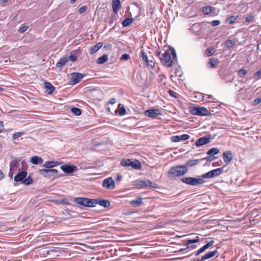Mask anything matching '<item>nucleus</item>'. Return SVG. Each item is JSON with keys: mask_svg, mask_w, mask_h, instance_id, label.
Listing matches in <instances>:
<instances>
[{"mask_svg": "<svg viewBox=\"0 0 261 261\" xmlns=\"http://www.w3.org/2000/svg\"><path fill=\"white\" fill-rule=\"evenodd\" d=\"M145 115L152 118H155L158 115H161L160 111L158 109H149L145 112Z\"/></svg>", "mask_w": 261, "mask_h": 261, "instance_id": "12", "label": "nucleus"}, {"mask_svg": "<svg viewBox=\"0 0 261 261\" xmlns=\"http://www.w3.org/2000/svg\"><path fill=\"white\" fill-rule=\"evenodd\" d=\"M31 163L33 164H41L43 163V160L41 158L37 156H33L31 158Z\"/></svg>", "mask_w": 261, "mask_h": 261, "instance_id": "28", "label": "nucleus"}, {"mask_svg": "<svg viewBox=\"0 0 261 261\" xmlns=\"http://www.w3.org/2000/svg\"><path fill=\"white\" fill-rule=\"evenodd\" d=\"M213 159H211L210 156H206L205 158L201 159V160H200V161L206 160L208 162H211L213 160Z\"/></svg>", "mask_w": 261, "mask_h": 261, "instance_id": "60", "label": "nucleus"}, {"mask_svg": "<svg viewBox=\"0 0 261 261\" xmlns=\"http://www.w3.org/2000/svg\"><path fill=\"white\" fill-rule=\"evenodd\" d=\"M218 252V251L217 250H214L213 251H209L207 253H206L205 254L203 255L202 256V260H205L206 259H209L210 258H212L213 256H214L216 255H217Z\"/></svg>", "mask_w": 261, "mask_h": 261, "instance_id": "22", "label": "nucleus"}, {"mask_svg": "<svg viewBox=\"0 0 261 261\" xmlns=\"http://www.w3.org/2000/svg\"><path fill=\"white\" fill-rule=\"evenodd\" d=\"M71 77L70 81L71 85H75L78 83L83 77V75L81 73L78 72L72 73L71 74Z\"/></svg>", "mask_w": 261, "mask_h": 261, "instance_id": "10", "label": "nucleus"}, {"mask_svg": "<svg viewBox=\"0 0 261 261\" xmlns=\"http://www.w3.org/2000/svg\"><path fill=\"white\" fill-rule=\"evenodd\" d=\"M112 6L114 13L117 14L121 8L120 0H112Z\"/></svg>", "mask_w": 261, "mask_h": 261, "instance_id": "18", "label": "nucleus"}, {"mask_svg": "<svg viewBox=\"0 0 261 261\" xmlns=\"http://www.w3.org/2000/svg\"><path fill=\"white\" fill-rule=\"evenodd\" d=\"M87 10V7L86 6H83L80 8L79 9V12L80 14H82L84 12H85Z\"/></svg>", "mask_w": 261, "mask_h": 261, "instance_id": "50", "label": "nucleus"}, {"mask_svg": "<svg viewBox=\"0 0 261 261\" xmlns=\"http://www.w3.org/2000/svg\"><path fill=\"white\" fill-rule=\"evenodd\" d=\"M201 177L203 178H213V177L212 176V172L210 171L206 173L203 174L201 175Z\"/></svg>", "mask_w": 261, "mask_h": 261, "instance_id": "41", "label": "nucleus"}, {"mask_svg": "<svg viewBox=\"0 0 261 261\" xmlns=\"http://www.w3.org/2000/svg\"><path fill=\"white\" fill-rule=\"evenodd\" d=\"M199 241V238L198 237H196L194 239H188L185 241V244L186 245H189L193 243H197Z\"/></svg>", "mask_w": 261, "mask_h": 261, "instance_id": "34", "label": "nucleus"}, {"mask_svg": "<svg viewBox=\"0 0 261 261\" xmlns=\"http://www.w3.org/2000/svg\"><path fill=\"white\" fill-rule=\"evenodd\" d=\"M71 112L76 116H80L82 113L81 110L75 107L71 108Z\"/></svg>", "mask_w": 261, "mask_h": 261, "instance_id": "35", "label": "nucleus"}, {"mask_svg": "<svg viewBox=\"0 0 261 261\" xmlns=\"http://www.w3.org/2000/svg\"><path fill=\"white\" fill-rule=\"evenodd\" d=\"M130 203L134 207H137L143 204V201L140 197H138L136 199L131 200Z\"/></svg>", "mask_w": 261, "mask_h": 261, "instance_id": "20", "label": "nucleus"}, {"mask_svg": "<svg viewBox=\"0 0 261 261\" xmlns=\"http://www.w3.org/2000/svg\"><path fill=\"white\" fill-rule=\"evenodd\" d=\"M44 87L46 89V93L48 94H51L54 90H55V88L54 86H53L50 83L48 82H45L44 83Z\"/></svg>", "mask_w": 261, "mask_h": 261, "instance_id": "19", "label": "nucleus"}, {"mask_svg": "<svg viewBox=\"0 0 261 261\" xmlns=\"http://www.w3.org/2000/svg\"><path fill=\"white\" fill-rule=\"evenodd\" d=\"M93 200L95 202V206L96 204H99L101 206H103L105 208H107L110 205V202L108 200L106 199H93Z\"/></svg>", "mask_w": 261, "mask_h": 261, "instance_id": "15", "label": "nucleus"}, {"mask_svg": "<svg viewBox=\"0 0 261 261\" xmlns=\"http://www.w3.org/2000/svg\"><path fill=\"white\" fill-rule=\"evenodd\" d=\"M68 59L72 62H75L76 61L77 58L75 56L71 54L68 58Z\"/></svg>", "mask_w": 261, "mask_h": 261, "instance_id": "53", "label": "nucleus"}, {"mask_svg": "<svg viewBox=\"0 0 261 261\" xmlns=\"http://www.w3.org/2000/svg\"><path fill=\"white\" fill-rule=\"evenodd\" d=\"M190 112L192 115L198 116H208L211 115L210 112L204 107H192Z\"/></svg>", "mask_w": 261, "mask_h": 261, "instance_id": "6", "label": "nucleus"}, {"mask_svg": "<svg viewBox=\"0 0 261 261\" xmlns=\"http://www.w3.org/2000/svg\"><path fill=\"white\" fill-rule=\"evenodd\" d=\"M200 161V160H198V159L191 160L188 161L184 166H186V167L187 168H188V167H192V166L196 165Z\"/></svg>", "mask_w": 261, "mask_h": 261, "instance_id": "29", "label": "nucleus"}, {"mask_svg": "<svg viewBox=\"0 0 261 261\" xmlns=\"http://www.w3.org/2000/svg\"><path fill=\"white\" fill-rule=\"evenodd\" d=\"M27 172L25 171H21L18 173L15 176L14 180L16 182L22 181L26 177L27 175Z\"/></svg>", "mask_w": 261, "mask_h": 261, "instance_id": "16", "label": "nucleus"}, {"mask_svg": "<svg viewBox=\"0 0 261 261\" xmlns=\"http://www.w3.org/2000/svg\"><path fill=\"white\" fill-rule=\"evenodd\" d=\"M130 57L128 54H124L120 57V60H127L129 59Z\"/></svg>", "mask_w": 261, "mask_h": 261, "instance_id": "49", "label": "nucleus"}, {"mask_svg": "<svg viewBox=\"0 0 261 261\" xmlns=\"http://www.w3.org/2000/svg\"><path fill=\"white\" fill-rule=\"evenodd\" d=\"M254 18V16L252 15H248L245 18V22L247 23L251 22Z\"/></svg>", "mask_w": 261, "mask_h": 261, "instance_id": "43", "label": "nucleus"}, {"mask_svg": "<svg viewBox=\"0 0 261 261\" xmlns=\"http://www.w3.org/2000/svg\"><path fill=\"white\" fill-rule=\"evenodd\" d=\"M224 162L227 164H229L233 159V155L230 150L224 151L223 153Z\"/></svg>", "mask_w": 261, "mask_h": 261, "instance_id": "14", "label": "nucleus"}, {"mask_svg": "<svg viewBox=\"0 0 261 261\" xmlns=\"http://www.w3.org/2000/svg\"><path fill=\"white\" fill-rule=\"evenodd\" d=\"M237 16H230L227 19V22H228L230 24H232L233 23H234L235 22V21L237 19Z\"/></svg>", "mask_w": 261, "mask_h": 261, "instance_id": "42", "label": "nucleus"}, {"mask_svg": "<svg viewBox=\"0 0 261 261\" xmlns=\"http://www.w3.org/2000/svg\"><path fill=\"white\" fill-rule=\"evenodd\" d=\"M223 169L224 167L211 170L212 176L214 177L219 176L223 172Z\"/></svg>", "mask_w": 261, "mask_h": 261, "instance_id": "25", "label": "nucleus"}, {"mask_svg": "<svg viewBox=\"0 0 261 261\" xmlns=\"http://www.w3.org/2000/svg\"><path fill=\"white\" fill-rule=\"evenodd\" d=\"M73 201L81 205L86 207H94L95 202L93 199H89L88 198L76 197L73 199Z\"/></svg>", "mask_w": 261, "mask_h": 261, "instance_id": "3", "label": "nucleus"}, {"mask_svg": "<svg viewBox=\"0 0 261 261\" xmlns=\"http://www.w3.org/2000/svg\"><path fill=\"white\" fill-rule=\"evenodd\" d=\"M102 186L107 189L113 190L115 188V181L112 177L107 178L103 181Z\"/></svg>", "mask_w": 261, "mask_h": 261, "instance_id": "9", "label": "nucleus"}, {"mask_svg": "<svg viewBox=\"0 0 261 261\" xmlns=\"http://www.w3.org/2000/svg\"><path fill=\"white\" fill-rule=\"evenodd\" d=\"M211 138V136L210 135L200 138L196 141L195 144L198 147L205 145L210 142Z\"/></svg>", "mask_w": 261, "mask_h": 261, "instance_id": "11", "label": "nucleus"}, {"mask_svg": "<svg viewBox=\"0 0 261 261\" xmlns=\"http://www.w3.org/2000/svg\"><path fill=\"white\" fill-rule=\"evenodd\" d=\"M116 102V99L115 98H111L110 101H109V103L110 104H114Z\"/></svg>", "mask_w": 261, "mask_h": 261, "instance_id": "62", "label": "nucleus"}, {"mask_svg": "<svg viewBox=\"0 0 261 261\" xmlns=\"http://www.w3.org/2000/svg\"><path fill=\"white\" fill-rule=\"evenodd\" d=\"M28 29V27L27 26V25H24V26H22L21 27H20L18 30V31L20 32V33H23L24 32H25Z\"/></svg>", "mask_w": 261, "mask_h": 261, "instance_id": "52", "label": "nucleus"}, {"mask_svg": "<svg viewBox=\"0 0 261 261\" xmlns=\"http://www.w3.org/2000/svg\"><path fill=\"white\" fill-rule=\"evenodd\" d=\"M168 51L170 52V55H172L173 59L176 60L177 57L175 50L173 48H170V50Z\"/></svg>", "mask_w": 261, "mask_h": 261, "instance_id": "44", "label": "nucleus"}, {"mask_svg": "<svg viewBox=\"0 0 261 261\" xmlns=\"http://www.w3.org/2000/svg\"><path fill=\"white\" fill-rule=\"evenodd\" d=\"M140 57L142 58L143 61L145 63V64L147 66H152L151 64L149 63V61L148 59V57L147 55L145 54V53L141 49L140 54Z\"/></svg>", "mask_w": 261, "mask_h": 261, "instance_id": "23", "label": "nucleus"}, {"mask_svg": "<svg viewBox=\"0 0 261 261\" xmlns=\"http://www.w3.org/2000/svg\"><path fill=\"white\" fill-rule=\"evenodd\" d=\"M18 164V162L16 160H13L10 163V171H12L15 168H16V166Z\"/></svg>", "mask_w": 261, "mask_h": 261, "instance_id": "38", "label": "nucleus"}, {"mask_svg": "<svg viewBox=\"0 0 261 261\" xmlns=\"http://www.w3.org/2000/svg\"><path fill=\"white\" fill-rule=\"evenodd\" d=\"M60 168L63 171L67 174L72 173L77 169V167L75 166L69 165L61 166Z\"/></svg>", "mask_w": 261, "mask_h": 261, "instance_id": "13", "label": "nucleus"}, {"mask_svg": "<svg viewBox=\"0 0 261 261\" xmlns=\"http://www.w3.org/2000/svg\"><path fill=\"white\" fill-rule=\"evenodd\" d=\"M116 16L115 15H113L111 16L109 18V25L110 27H112V28H113L115 27V25H113V24L116 21Z\"/></svg>", "mask_w": 261, "mask_h": 261, "instance_id": "33", "label": "nucleus"}, {"mask_svg": "<svg viewBox=\"0 0 261 261\" xmlns=\"http://www.w3.org/2000/svg\"><path fill=\"white\" fill-rule=\"evenodd\" d=\"M218 63V60L217 59H211L208 63V66L209 68L215 67Z\"/></svg>", "mask_w": 261, "mask_h": 261, "instance_id": "31", "label": "nucleus"}, {"mask_svg": "<svg viewBox=\"0 0 261 261\" xmlns=\"http://www.w3.org/2000/svg\"><path fill=\"white\" fill-rule=\"evenodd\" d=\"M102 46V43L98 42L95 45L91 46L89 48L90 54H93L97 52Z\"/></svg>", "mask_w": 261, "mask_h": 261, "instance_id": "21", "label": "nucleus"}, {"mask_svg": "<svg viewBox=\"0 0 261 261\" xmlns=\"http://www.w3.org/2000/svg\"><path fill=\"white\" fill-rule=\"evenodd\" d=\"M121 165L126 167L131 166L135 169H140L142 167L141 163L137 160H122L121 161Z\"/></svg>", "mask_w": 261, "mask_h": 261, "instance_id": "5", "label": "nucleus"}, {"mask_svg": "<svg viewBox=\"0 0 261 261\" xmlns=\"http://www.w3.org/2000/svg\"><path fill=\"white\" fill-rule=\"evenodd\" d=\"M58 171L56 169H41L39 170V173L45 177H58L57 173Z\"/></svg>", "mask_w": 261, "mask_h": 261, "instance_id": "7", "label": "nucleus"}, {"mask_svg": "<svg viewBox=\"0 0 261 261\" xmlns=\"http://www.w3.org/2000/svg\"><path fill=\"white\" fill-rule=\"evenodd\" d=\"M59 163L55 161H48L46 162L43 165V167L49 169L50 168L54 167L58 165H59Z\"/></svg>", "mask_w": 261, "mask_h": 261, "instance_id": "26", "label": "nucleus"}, {"mask_svg": "<svg viewBox=\"0 0 261 261\" xmlns=\"http://www.w3.org/2000/svg\"><path fill=\"white\" fill-rule=\"evenodd\" d=\"M134 20V19L133 18H128L125 19L122 22V25L123 27H126L129 25Z\"/></svg>", "mask_w": 261, "mask_h": 261, "instance_id": "30", "label": "nucleus"}, {"mask_svg": "<svg viewBox=\"0 0 261 261\" xmlns=\"http://www.w3.org/2000/svg\"><path fill=\"white\" fill-rule=\"evenodd\" d=\"M133 186L137 188L158 189L159 186L149 180H137L133 182Z\"/></svg>", "mask_w": 261, "mask_h": 261, "instance_id": "2", "label": "nucleus"}, {"mask_svg": "<svg viewBox=\"0 0 261 261\" xmlns=\"http://www.w3.org/2000/svg\"><path fill=\"white\" fill-rule=\"evenodd\" d=\"M119 113L120 115H124L126 113L125 109L123 107H121L119 110Z\"/></svg>", "mask_w": 261, "mask_h": 261, "instance_id": "56", "label": "nucleus"}, {"mask_svg": "<svg viewBox=\"0 0 261 261\" xmlns=\"http://www.w3.org/2000/svg\"><path fill=\"white\" fill-rule=\"evenodd\" d=\"M33 182V180L31 178V177L29 176L27 178H25L22 181L23 184L26 185H31Z\"/></svg>", "mask_w": 261, "mask_h": 261, "instance_id": "39", "label": "nucleus"}, {"mask_svg": "<svg viewBox=\"0 0 261 261\" xmlns=\"http://www.w3.org/2000/svg\"><path fill=\"white\" fill-rule=\"evenodd\" d=\"M189 138H190V136L187 134L182 135L181 136H180V141L181 140H183V141L186 140L188 139Z\"/></svg>", "mask_w": 261, "mask_h": 261, "instance_id": "54", "label": "nucleus"}, {"mask_svg": "<svg viewBox=\"0 0 261 261\" xmlns=\"http://www.w3.org/2000/svg\"><path fill=\"white\" fill-rule=\"evenodd\" d=\"M112 45L110 43H107V44H106L103 47L105 49H106V50H110L112 48Z\"/></svg>", "mask_w": 261, "mask_h": 261, "instance_id": "58", "label": "nucleus"}, {"mask_svg": "<svg viewBox=\"0 0 261 261\" xmlns=\"http://www.w3.org/2000/svg\"><path fill=\"white\" fill-rule=\"evenodd\" d=\"M169 93L172 97H176V95L177 93L175 92H174V91H172L171 90H170L169 91Z\"/></svg>", "mask_w": 261, "mask_h": 261, "instance_id": "59", "label": "nucleus"}, {"mask_svg": "<svg viewBox=\"0 0 261 261\" xmlns=\"http://www.w3.org/2000/svg\"><path fill=\"white\" fill-rule=\"evenodd\" d=\"M68 61V58L67 57H63L61 58L59 61L56 63L57 67H62L65 65V64Z\"/></svg>", "mask_w": 261, "mask_h": 261, "instance_id": "24", "label": "nucleus"}, {"mask_svg": "<svg viewBox=\"0 0 261 261\" xmlns=\"http://www.w3.org/2000/svg\"><path fill=\"white\" fill-rule=\"evenodd\" d=\"M181 181L187 185L196 186L202 185L204 182V180L201 178H194L191 177H185L181 178Z\"/></svg>", "mask_w": 261, "mask_h": 261, "instance_id": "4", "label": "nucleus"}, {"mask_svg": "<svg viewBox=\"0 0 261 261\" xmlns=\"http://www.w3.org/2000/svg\"><path fill=\"white\" fill-rule=\"evenodd\" d=\"M214 243V241L213 240H211L208 242L207 243L205 244L203 247L200 248L195 253V255L197 256L199 255L200 253L204 252L206 249L208 248L210 246H212Z\"/></svg>", "mask_w": 261, "mask_h": 261, "instance_id": "17", "label": "nucleus"}, {"mask_svg": "<svg viewBox=\"0 0 261 261\" xmlns=\"http://www.w3.org/2000/svg\"><path fill=\"white\" fill-rule=\"evenodd\" d=\"M162 63L167 67H170L172 66L173 61L171 60L170 53L169 51H165L161 58Z\"/></svg>", "mask_w": 261, "mask_h": 261, "instance_id": "8", "label": "nucleus"}, {"mask_svg": "<svg viewBox=\"0 0 261 261\" xmlns=\"http://www.w3.org/2000/svg\"><path fill=\"white\" fill-rule=\"evenodd\" d=\"M261 102V97H257L254 100L253 105H257Z\"/></svg>", "mask_w": 261, "mask_h": 261, "instance_id": "55", "label": "nucleus"}, {"mask_svg": "<svg viewBox=\"0 0 261 261\" xmlns=\"http://www.w3.org/2000/svg\"><path fill=\"white\" fill-rule=\"evenodd\" d=\"M122 179V176L120 174H118L117 176V178H116V180L117 181H120Z\"/></svg>", "mask_w": 261, "mask_h": 261, "instance_id": "63", "label": "nucleus"}, {"mask_svg": "<svg viewBox=\"0 0 261 261\" xmlns=\"http://www.w3.org/2000/svg\"><path fill=\"white\" fill-rule=\"evenodd\" d=\"M225 45L228 48H230L234 45L233 42L231 40H228L225 42Z\"/></svg>", "mask_w": 261, "mask_h": 261, "instance_id": "46", "label": "nucleus"}, {"mask_svg": "<svg viewBox=\"0 0 261 261\" xmlns=\"http://www.w3.org/2000/svg\"><path fill=\"white\" fill-rule=\"evenodd\" d=\"M4 129V123L3 122L0 121V133L2 132Z\"/></svg>", "mask_w": 261, "mask_h": 261, "instance_id": "61", "label": "nucleus"}, {"mask_svg": "<svg viewBox=\"0 0 261 261\" xmlns=\"http://www.w3.org/2000/svg\"><path fill=\"white\" fill-rule=\"evenodd\" d=\"M57 203L60 204H65L68 205L69 204V202L67 200V199H64L60 200H56L55 201Z\"/></svg>", "mask_w": 261, "mask_h": 261, "instance_id": "45", "label": "nucleus"}, {"mask_svg": "<svg viewBox=\"0 0 261 261\" xmlns=\"http://www.w3.org/2000/svg\"><path fill=\"white\" fill-rule=\"evenodd\" d=\"M257 50L261 51V43H259L257 44Z\"/></svg>", "mask_w": 261, "mask_h": 261, "instance_id": "64", "label": "nucleus"}, {"mask_svg": "<svg viewBox=\"0 0 261 261\" xmlns=\"http://www.w3.org/2000/svg\"><path fill=\"white\" fill-rule=\"evenodd\" d=\"M24 134L23 132H17L16 133H15L13 135V139H16L18 138L19 137H21L22 135Z\"/></svg>", "mask_w": 261, "mask_h": 261, "instance_id": "48", "label": "nucleus"}, {"mask_svg": "<svg viewBox=\"0 0 261 261\" xmlns=\"http://www.w3.org/2000/svg\"><path fill=\"white\" fill-rule=\"evenodd\" d=\"M247 71L246 69H241L238 72V75L239 77H242L244 75L247 73Z\"/></svg>", "mask_w": 261, "mask_h": 261, "instance_id": "40", "label": "nucleus"}, {"mask_svg": "<svg viewBox=\"0 0 261 261\" xmlns=\"http://www.w3.org/2000/svg\"><path fill=\"white\" fill-rule=\"evenodd\" d=\"M202 12L205 14H209L212 12V7L210 6L204 7L202 8Z\"/></svg>", "mask_w": 261, "mask_h": 261, "instance_id": "36", "label": "nucleus"}, {"mask_svg": "<svg viewBox=\"0 0 261 261\" xmlns=\"http://www.w3.org/2000/svg\"><path fill=\"white\" fill-rule=\"evenodd\" d=\"M172 141L174 142H177L180 141L179 136H174L172 137Z\"/></svg>", "mask_w": 261, "mask_h": 261, "instance_id": "51", "label": "nucleus"}, {"mask_svg": "<svg viewBox=\"0 0 261 261\" xmlns=\"http://www.w3.org/2000/svg\"><path fill=\"white\" fill-rule=\"evenodd\" d=\"M219 152V150L218 148H212L207 151V154L210 156H212L218 154Z\"/></svg>", "mask_w": 261, "mask_h": 261, "instance_id": "32", "label": "nucleus"}, {"mask_svg": "<svg viewBox=\"0 0 261 261\" xmlns=\"http://www.w3.org/2000/svg\"><path fill=\"white\" fill-rule=\"evenodd\" d=\"M188 169L186 166L178 165L170 168L167 173V177L169 178L184 175L187 173Z\"/></svg>", "mask_w": 261, "mask_h": 261, "instance_id": "1", "label": "nucleus"}, {"mask_svg": "<svg viewBox=\"0 0 261 261\" xmlns=\"http://www.w3.org/2000/svg\"><path fill=\"white\" fill-rule=\"evenodd\" d=\"M211 24L214 27L217 26L220 24V21L218 20H213L211 22Z\"/></svg>", "mask_w": 261, "mask_h": 261, "instance_id": "57", "label": "nucleus"}, {"mask_svg": "<svg viewBox=\"0 0 261 261\" xmlns=\"http://www.w3.org/2000/svg\"><path fill=\"white\" fill-rule=\"evenodd\" d=\"M215 54V49L213 48H209L205 50V55L207 56H211Z\"/></svg>", "mask_w": 261, "mask_h": 261, "instance_id": "37", "label": "nucleus"}, {"mask_svg": "<svg viewBox=\"0 0 261 261\" xmlns=\"http://www.w3.org/2000/svg\"><path fill=\"white\" fill-rule=\"evenodd\" d=\"M254 77L257 80L261 79V69L254 73Z\"/></svg>", "mask_w": 261, "mask_h": 261, "instance_id": "47", "label": "nucleus"}, {"mask_svg": "<svg viewBox=\"0 0 261 261\" xmlns=\"http://www.w3.org/2000/svg\"><path fill=\"white\" fill-rule=\"evenodd\" d=\"M108 60V55L105 54L97 59L96 63L99 64H102L107 62Z\"/></svg>", "mask_w": 261, "mask_h": 261, "instance_id": "27", "label": "nucleus"}]
</instances>
